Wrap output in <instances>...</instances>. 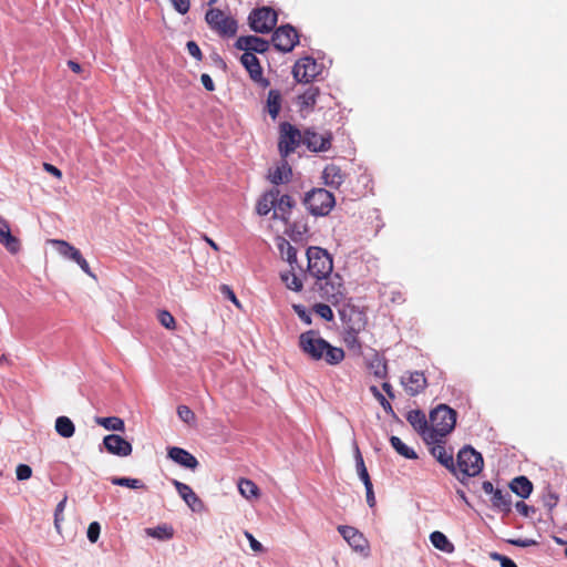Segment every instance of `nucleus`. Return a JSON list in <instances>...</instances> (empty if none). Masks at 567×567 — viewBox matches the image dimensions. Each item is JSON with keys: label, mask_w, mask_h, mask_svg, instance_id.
<instances>
[{"label": "nucleus", "mask_w": 567, "mask_h": 567, "mask_svg": "<svg viewBox=\"0 0 567 567\" xmlns=\"http://www.w3.org/2000/svg\"><path fill=\"white\" fill-rule=\"evenodd\" d=\"M200 81H202V84L204 85V87L207 91H214L215 90L214 81H213V79L210 78L209 74H206V73L202 74Z\"/></svg>", "instance_id": "61"}, {"label": "nucleus", "mask_w": 567, "mask_h": 567, "mask_svg": "<svg viewBox=\"0 0 567 567\" xmlns=\"http://www.w3.org/2000/svg\"><path fill=\"white\" fill-rule=\"evenodd\" d=\"M52 244L63 257L76 261L82 256L81 251L65 240L54 239Z\"/></svg>", "instance_id": "32"}, {"label": "nucleus", "mask_w": 567, "mask_h": 567, "mask_svg": "<svg viewBox=\"0 0 567 567\" xmlns=\"http://www.w3.org/2000/svg\"><path fill=\"white\" fill-rule=\"evenodd\" d=\"M322 178L326 185L338 188L344 181V174L339 166L330 164L323 169Z\"/></svg>", "instance_id": "28"}, {"label": "nucleus", "mask_w": 567, "mask_h": 567, "mask_svg": "<svg viewBox=\"0 0 567 567\" xmlns=\"http://www.w3.org/2000/svg\"><path fill=\"white\" fill-rule=\"evenodd\" d=\"M205 19L210 29L221 35L233 37L237 31L236 21L219 9H209Z\"/></svg>", "instance_id": "9"}, {"label": "nucleus", "mask_w": 567, "mask_h": 567, "mask_svg": "<svg viewBox=\"0 0 567 567\" xmlns=\"http://www.w3.org/2000/svg\"><path fill=\"white\" fill-rule=\"evenodd\" d=\"M491 557L494 560L498 561L502 567H517L515 561L507 556L501 555L498 553H493Z\"/></svg>", "instance_id": "52"}, {"label": "nucleus", "mask_w": 567, "mask_h": 567, "mask_svg": "<svg viewBox=\"0 0 567 567\" xmlns=\"http://www.w3.org/2000/svg\"><path fill=\"white\" fill-rule=\"evenodd\" d=\"M292 176V171L286 158H282L280 164L269 172L268 178L274 185L288 183Z\"/></svg>", "instance_id": "24"}, {"label": "nucleus", "mask_w": 567, "mask_h": 567, "mask_svg": "<svg viewBox=\"0 0 567 567\" xmlns=\"http://www.w3.org/2000/svg\"><path fill=\"white\" fill-rule=\"evenodd\" d=\"M266 110L275 120L281 110V93L278 90H270L267 96Z\"/></svg>", "instance_id": "33"}, {"label": "nucleus", "mask_w": 567, "mask_h": 567, "mask_svg": "<svg viewBox=\"0 0 567 567\" xmlns=\"http://www.w3.org/2000/svg\"><path fill=\"white\" fill-rule=\"evenodd\" d=\"M298 344L300 350L311 360H323L329 365H337L344 360L346 353L342 348L330 344L320 337L319 331L308 330L299 336Z\"/></svg>", "instance_id": "1"}, {"label": "nucleus", "mask_w": 567, "mask_h": 567, "mask_svg": "<svg viewBox=\"0 0 567 567\" xmlns=\"http://www.w3.org/2000/svg\"><path fill=\"white\" fill-rule=\"evenodd\" d=\"M43 168L45 172H48L49 174L53 175L54 177L61 179L62 178V172L55 167L54 165L52 164H49V163H44L43 164Z\"/></svg>", "instance_id": "62"}, {"label": "nucleus", "mask_w": 567, "mask_h": 567, "mask_svg": "<svg viewBox=\"0 0 567 567\" xmlns=\"http://www.w3.org/2000/svg\"><path fill=\"white\" fill-rule=\"evenodd\" d=\"M245 536L249 540L250 547L256 553L264 551L262 545L250 534L249 532H245Z\"/></svg>", "instance_id": "59"}, {"label": "nucleus", "mask_w": 567, "mask_h": 567, "mask_svg": "<svg viewBox=\"0 0 567 567\" xmlns=\"http://www.w3.org/2000/svg\"><path fill=\"white\" fill-rule=\"evenodd\" d=\"M75 262L80 266V268H81L85 274H87L89 276H92V277H93V274H92V271H91V268H90V266H89V262L83 258V256H81V257H80V259H78Z\"/></svg>", "instance_id": "63"}, {"label": "nucleus", "mask_w": 567, "mask_h": 567, "mask_svg": "<svg viewBox=\"0 0 567 567\" xmlns=\"http://www.w3.org/2000/svg\"><path fill=\"white\" fill-rule=\"evenodd\" d=\"M484 466L481 453L476 452L472 446H464L460 450L454 463V471H451L456 478L464 483L466 478L478 475Z\"/></svg>", "instance_id": "3"}, {"label": "nucleus", "mask_w": 567, "mask_h": 567, "mask_svg": "<svg viewBox=\"0 0 567 567\" xmlns=\"http://www.w3.org/2000/svg\"><path fill=\"white\" fill-rule=\"evenodd\" d=\"M101 526L97 522H92L87 527V538L91 543H96L100 536Z\"/></svg>", "instance_id": "50"}, {"label": "nucleus", "mask_w": 567, "mask_h": 567, "mask_svg": "<svg viewBox=\"0 0 567 567\" xmlns=\"http://www.w3.org/2000/svg\"><path fill=\"white\" fill-rule=\"evenodd\" d=\"M307 231L306 225L300 224H292L291 220H289V225H286L285 233L288 234L290 237H293L295 234L302 235Z\"/></svg>", "instance_id": "48"}, {"label": "nucleus", "mask_w": 567, "mask_h": 567, "mask_svg": "<svg viewBox=\"0 0 567 567\" xmlns=\"http://www.w3.org/2000/svg\"><path fill=\"white\" fill-rule=\"evenodd\" d=\"M157 318L161 324L166 329L174 330L176 328V320L167 310H161Z\"/></svg>", "instance_id": "44"}, {"label": "nucleus", "mask_w": 567, "mask_h": 567, "mask_svg": "<svg viewBox=\"0 0 567 567\" xmlns=\"http://www.w3.org/2000/svg\"><path fill=\"white\" fill-rule=\"evenodd\" d=\"M557 503L558 496L553 492H549L544 498V504L548 509H553L557 505Z\"/></svg>", "instance_id": "60"}, {"label": "nucleus", "mask_w": 567, "mask_h": 567, "mask_svg": "<svg viewBox=\"0 0 567 567\" xmlns=\"http://www.w3.org/2000/svg\"><path fill=\"white\" fill-rule=\"evenodd\" d=\"M16 475L19 481H25L31 477L32 468L27 464H19L16 470Z\"/></svg>", "instance_id": "49"}, {"label": "nucleus", "mask_w": 567, "mask_h": 567, "mask_svg": "<svg viewBox=\"0 0 567 567\" xmlns=\"http://www.w3.org/2000/svg\"><path fill=\"white\" fill-rule=\"evenodd\" d=\"M176 11L182 14H185L189 11L190 2L189 0H171Z\"/></svg>", "instance_id": "57"}, {"label": "nucleus", "mask_w": 567, "mask_h": 567, "mask_svg": "<svg viewBox=\"0 0 567 567\" xmlns=\"http://www.w3.org/2000/svg\"><path fill=\"white\" fill-rule=\"evenodd\" d=\"M320 94V91L316 86L308 87L302 94L298 96V104L302 109H312L316 103L317 99Z\"/></svg>", "instance_id": "36"}, {"label": "nucleus", "mask_w": 567, "mask_h": 567, "mask_svg": "<svg viewBox=\"0 0 567 567\" xmlns=\"http://www.w3.org/2000/svg\"><path fill=\"white\" fill-rule=\"evenodd\" d=\"M375 361H378V369H375L374 374L379 378H383L386 374V364L380 359H377Z\"/></svg>", "instance_id": "64"}, {"label": "nucleus", "mask_w": 567, "mask_h": 567, "mask_svg": "<svg viewBox=\"0 0 567 567\" xmlns=\"http://www.w3.org/2000/svg\"><path fill=\"white\" fill-rule=\"evenodd\" d=\"M390 443L391 446L396 451V453H399L403 457L409 460L417 458V455L414 452V450L405 445L400 437L392 435L390 437Z\"/></svg>", "instance_id": "38"}, {"label": "nucleus", "mask_w": 567, "mask_h": 567, "mask_svg": "<svg viewBox=\"0 0 567 567\" xmlns=\"http://www.w3.org/2000/svg\"><path fill=\"white\" fill-rule=\"evenodd\" d=\"M313 311L319 316L321 317L322 319H324L326 321H331L333 320V311L332 309L330 308V306L326 305V303H317L313 306Z\"/></svg>", "instance_id": "45"}, {"label": "nucleus", "mask_w": 567, "mask_h": 567, "mask_svg": "<svg viewBox=\"0 0 567 567\" xmlns=\"http://www.w3.org/2000/svg\"><path fill=\"white\" fill-rule=\"evenodd\" d=\"M370 391L372 392L373 396L379 401L384 412L389 415H394V411L391 403L384 398V395L379 391V389L375 385H372L370 388Z\"/></svg>", "instance_id": "42"}, {"label": "nucleus", "mask_w": 567, "mask_h": 567, "mask_svg": "<svg viewBox=\"0 0 567 567\" xmlns=\"http://www.w3.org/2000/svg\"><path fill=\"white\" fill-rule=\"evenodd\" d=\"M111 483L117 486H125L133 489L146 488L145 484L137 478L130 477H112Z\"/></svg>", "instance_id": "41"}, {"label": "nucleus", "mask_w": 567, "mask_h": 567, "mask_svg": "<svg viewBox=\"0 0 567 567\" xmlns=\"http://www.w3.org/2000/svg\"><path fill=\"white\" fill-rule=\"evenodd\" d=\"M515 508L524 517H529L532 514L535 513V508L533 506L527 505L523 501L517 502Z\"/></svg>", "instance_id": "53"}, {"label": "nucleus", "mask_w": 567, "mask_h": 567, "mask_svg": "<svg viewBox=\"0 0 567 567\" xmlns=\"http://www.w3.org/2000/svg\"><path fill=\"white\" fill-rule=\"evenodd\" d=\"M277 247L282 258H285L289 266L293 268L297 266L301 271V275L306 277V272L302 270L301 266L298 264L297 259V249L285 238H279Z\"/></svg>", "instance_id": "25"}, {"label": "nucleus", "mask_w": 567, "mask_h": 567, "mask_svg": "<svg viewBox=\"0 0 567 567\" xmlns=\"http://www.w3.org/2000/svg\"><path fill=\"white\" fill-rule=\"evenodd\" d=\"M444 443V439L439 443H430V452L440 464H442L445 468H447L451 472L454 471L453 453L449 452L445 449Z\"/></svg>", "instance_id": "23"}, {"label": "nucleus", "mask_w": 567, "mask_h": 567, "mask_svg": "<svg viewBox=\"0 0 567 567\" xmlns=\"http://www.w3.org/2000/svg\"><path fill=\"white\" fill-rule=\"evenodd\" d=\"M297 266L290 267L289 270L280 272V279L287 289L300 292L303 288L302 278L296 274Z\"/></svg>", "instance_id": "29"}, {"label": "nucleus", "mask_w": 567, "mask_h": 567, "mask_svg": "<svg viewBox=\"0 0 567 567\" xmlns=\"http://www.w3.org/2000/svg\"><path fill=\"white\" fill-rule=\"evenodd\" d=\"M295 205L296 202L290 195H280L276 202L272 217L282 220L285 225H289Z\"/></svg>", "instance_id": "18"}, {"label": "nucleus", "mask_w": 567, "mask_h": 567, "mask_svg": "<svg viewBox=\"0 0 567 567\" xmlns=\"http://www.w3.org/2000/svg\"><path fill=\"white\" fill-rule=\"evenodd\" d=\"M239 492L246 498H251L258 496L259 488L258 486L250 480L241 478L238 483Z\"/></svg>", "instance_id": "39"}, {"label": "nucleus", "mask_w": 567, "mask_h": 567, "mask_svg": "<svg viewBox=\"0 0 567 567\" xmlns=\"http://www.w3.org/2000/svg\"><path fill=\"white\" fill-rule=\"evenodd\" d=\"M279 196L280 190L277 187H274L268 192L264 193L256 205L257 214L260 216H266L271 210L275 212L276 202Z\"/></svg>", "instance_id": "22"}, {"label": "nucleus", "mask_w": 567, "mask_h": 567, "mask_svg": "<svg viewBox=\"0 0 567 567\" xmlns=\"http://www.w3.org/2000/svg\"><path fill=\"white\" fill-rule=\"evenodd\" d=\"M271 41L278 51L288 53L299 43V34L292 25L286 24L274 31Z\"/></svg>", "instance_id": "10"}, {"label": "nucleus", "mask_w": 567, "mask_h": 567, "mask_svg": "<svg viewBox=\"0 0 567 567\" xmlns=\"http://www.w3.org/2000/svg\"><path fill=\"white\" fill-rule=\"evenodd\" d=\"M303 204L313 216H326L334 207L336 198L324 188H313L306 194Z\"/></svg>", "instance_id": "6"}, {"label": "nucleus", "mask_w": 567, "mask_h": 567, "mask_svg": "<svg viewBox=\"0 0 567 567\" xmlns=\"http://www.w3.org/2000/svg\"><path fill=\"white\" fill-rule=\"evenodd\" d=\"M106 451L117 456H128L132 453V444L117 434L106 435L103 440Z\"/></svg>", "instance_id": "16"}, {"label": "nucleus", "mask_w": 567, "mask_h": 567, "mask_svg": "<svg viewBox=\"0 0 567 567\" xmlns=\"http://www.w3.org/2000/svg\"><path fill=\"white\" fill-rule=\"evenodd\" d=\"M146 534L157 539H171L174 535V530L171 526L162 525L154 528H146Z\"/></svg>", "instance_id": "40"}, {"label": "nucleus", "mask_w": 567, "mask_h": 567, "mask_svg": "<svg viewBox=\"0 0 567 567\" xmlns=\"http://www.w3.org/2000/svg\"><path fill=\"white\" fill-rule=\"evenodd\" d=\"M292 309L302 322L306 324H311V316L302 305H293Z\"/></svg>", "instance_id": "51"}, {"label": "nucleus", "mask_w": 567, "mask_h": 567, "mask_svg": "<svg viewBox=\"0 0 567 567\" xmlns=\"http://www.w3.org/2000/svg\"><path fill=\"white\" fill-rule=\"evenodd\" d=\"M355 466H357L358 475L362 482L370 477L359 449H357V453H355Z\"/></svg>", "instance_id": "46"}, {"label": "nucleus", "mask_w": 567, "mask_h": 567, "mask_svg": "<svg viewBox=\"0 0 567 567\" xmlns=\"http://www.w3.org/2000/svg\"><path fill=\"white\" fill-rule=\"evenodd\" d=\"M332 133L326 131L318 133L313 128H307L303 132V144L311 152H326L331 147Z\"/></svg>", "instance_id": "11"}, {"label": "nucleus", "mask_w": 567, "mask_h": 567, "mask_svg": "<svg viewBox=\"0 0 567 567\" xmlns=\"http://www.w3.org/2000/svg\"><path fill=\"white\" fill-rule=\"evenodd\" d=\"M338 530L355 551L365 553L369 549L367 538L357 528L341 525Z\"/></svg>", "instance_id": "15"}, {"label": "nucleus", "mask_w": 567, "mask_h": 567, "mask_svg": "<svg viewBox=\"0 0 567 567\" xmlns=\"http://www.w3.org/2000/svg\"><path fill=\"white\" fill-rule=\"evenodd\" d=\"M320 297L332 305L341 303L347 296L343 278L338 272H330L322 281H316Z\"/></svg>", "instance_id": "5"}, {"label": "nucleus", "mask_w": 567, "mask_h": 567, "mask_svg": "<svg viewBox=\"0 0 567 567\" xmlns=\"http://www.w3.org/2000/svg\"><path fill=\"white\" fill-rule=\"evenodd\" d=\"M360 323L365 326L364 317L361 312H355L354 318L350 317L348 321H344V331L357 328Z\"/></svg>", "instance_id": "47"}, {"label": "nucleus", "mask_w": 567, "mask_h": 567, "mask_svg": "<svg viewBox=\"0 0 567 567\" xmlns=\"http://www.w3.org/2000/svg\"><path fill=\"white\" fill-rule=\"evenodd\" d=\"M318 73V64L311 56L299 59L292 68V75L295 80L300 83L311 82Z\"/></svg>", "instance_id": "12"}, {"label": "nucleus", "mask_w": 567, "mask_h": 567, "mask_svg": "<svg viewBox=\"0 0 567 567\" xmlns=\"http://www.w3.org/2000/svg\"><path fill=\"white\" fill-rule=\"evenodd\" d=\"M178 417L188 425H194L196 422L195 413L187 405L177 406Z\"/></svg>", "instance_id": "43"}, {"label": "nucleus", "mask_w": 567, "mask_h": 567, "mask_svg": "<svg viewBox=\"0 0 567 567\" xmlns=\"http://www.w3.org/2000/svg\"><path fill=\"white\" fill-rule=\"evenodd\" d=\"M66 498H63L55 507L54 512V525L56 529L60 528V522L63 519L62 514L65 507Z\"/></svg>", "instance_id": "54"}, {"label": "nucleus", "mask_w": 567, "mask_h": 567, "mask_svg": "<svg viewBox=\"0 0 567 567\" xmlns=\"http://www.w3.org/2000/svg\"><path fill=\"white\" fill-rule=\"evenodd\" d=\"M236 48L245 52L265 53L269 49V42L256 35L239 37Z\"/></svg>", "instance_id": "17"}, {"label": "nucleus", "mask_w": 567, "mask_h": 567, "mask_svg": "<svg viewBox=\"0 0 567 567\" xmlns=\"http://www.w3.org/2000/svg\"><path fill=\"white\" fill-rule=\"evenodd\" d=\"M456 424V412L446 404H440L430 413L429 432L425 443H439L450 434Z\"/></svg>", "instance_id": "2"}, {"label": "nucleus", "mask_w": 567, "mask_h": 567, "mask_svg": "<svg viewBox=\"0 0 567 567\" xmlns=\"http://www.w3.org/2000/svg\"><path fill=\"white\" fill-rule=\"evenodd\" d=\"M509 487L513 493L522 498H527L533 491V484L526 476L515 477L511 482Z\"/></svg>", "instance_id": "30"}, {"label": "nucleus", "mask_w": 567, "mask_h": 567, "mask_svg": "<svg viewBox=\"0 0 567 567\" xmlns=\"http://www.w3.org/2000/svg\"><path fill=\"white\" fill-rule=\"evenodd\" d=\"M95 423L109 431L124 432L125 423L118 416L95 417Z\"/></svg>", "instance_id": "35"}, {"label": "nucleus", "mask_w": 567, "mask_h": 567, "mask_svg": "<svg viewBox=\"0 0 567 567\" xmlns=\"http://www.w3.org/2000/svg\"><path fill=\"white\" fill-rule=\"evenodd\" d=\"M308 267L307 272L316 279L322 281L324 276L333 270V260L331 255L321 247L311 246L307 249Z\"/></svg>", "instance_id": "4"}, {"label": "nucleus", "mask_w": 567, "mask_h": 567, "mask_svg": "<svg viewBox=\"0 0 567 567\" xmlns=\"http://www.w3.org/2000/svg\"><path fill=\"white\" fill-rule=\"evenodd\" d=\"M301 143H303V133L288 122L280 124L278 150L281 158H287Z\"/></svg>", "instance_id": "7"}, {"label": "nucleus", "mask_w": 567, "mask_h": 567, "mask_svg": "<svg viewBox=\"0 0 567 567\" xmlns=\"http://www.w3.org/2000/svg\"><path fill=\"white\" fill-rule=\"evenodd\" d=\"M220 291L237 307V308H241V305L239 302V300L237 299L236 295L234 293V291L230 289L229 286L227 285H223L220 287Z\"/></svg>", "instance_id": "56"}, {"label": "nucleus", "mask_w": 567, "mask_h": 567, "mask_svg": "<svg viewBox=\"0 0 567 567\" xmlns=\"http://www.w3.org/2000/svg\"><path fill=\"white\" fill-rule=\"evenodd\" d=\"M240 62L248 71L250 79L259 83L262 87H267L270 83L269 80L262 76V68L258 58L251 52H245L240 56Z\"/></svg>", "instance_id": "14"}, {"label": "nucleus", "mask_w": 567, "mask_h": 567, "mask_svg": "<svg viewBox=\"0 0 567 567\" xmlns=\"http://www.w3.org/2000/svg\"><path fill=\"white\" fill-rule=\"evenodd\" d=\"M188 53L195 58L197 61H200L203 58L202 51L198 44L195 41H188L186 44Z\"/></svg>", "instance_id": "55"}, {"label": "nucleus", "mask_w": 567, "mask_h": 567, "mask_svg": "<svg viewBox=\"0 0 567 567\" xmlns=\"http://www.w3.org/2000/svg\"><path fill=\"white\" fill-rule=\"evenodd\" d=\"M430 540L435 548L444 553L451 554L455 549L454 545L442 532L435 530L431 533Z\"/></svg>", "instance_id": "34"}, {"label": "nucleus", "mask_w": 567, "mask_h": 567, "mask_svg": "<svg viewBox=\"0 0 567 567\" xmlns=\"http://www.w3.org/2000/svg\"><path fill=\"white\" fill-rule=\"evenodd\" d=\"M509 544L518 546V547H530L537 545V542L532 538H517V539H509Z\"/></svg>", "instance_id": "58"}, {"label": "nucleus", "mask_w": 567, "mask_h": 567, "mask_svg": "<svg viewBox=\"0 0 567 567\" xmlns=\"http://www.w3.org/2000/svg\"><path fill=\"white\" fill-rule=\"evenodd\" d=\"M406 420L425 441V434L429 432V421L425 414L421 410H411L406 415Z\"/></svg>", "instance_id": "26"}, {"label": "nucleus", "mask_w": 567, "mask_h": 567, "mask_svg": "<svg viewBox=\"0 0 567 567\" xmlns=\"http://www.w3.org/2000/svg\"><path fill=\"white\" fill-rule=\"evenodd\" d=\"M400 383L410 396H415L427 388L426 377L420 371L406 372L401 377Z\"/></svg>", "instance_id": "13"}, {"label": "nucleus", "mask_w": 567, "mask_h": 567, "mask_svg": "<svg viewBox=\"0 0 567 567\" xmlns=\"http://www.w3.org/2000/svg\"><path fill=\"white\" fill-rule=\"evenodd\" d=\"M249 25L258 33H268L277 24L278 14L269 7L255 9L249 14Z\"/></svg>", "instance_id": "8"}, {"label": "nucleus", "mask_w": 567, "mask_h": 567, "mask_svg": "<svg viewBox=\"0 0 567 567\" xmlns=\"http://www.w3.org/2000/svg\"><path fill=\"white\" fill-rule=\"evenodd\" d=\"M168 457L173 460L175 463H177L181 466H184L189 470H195L198 466L197 458L190 454L188 451L173 446L168 449Z\"/></svg>", "instance_id": "21"}, {"label": "nucleus", "mask_w": 567, "mask_h": 567, "mask_svg": "<svg viewBox=\"0 0 567 567\" xmlns=\"http://www.w3.org/2000/svg\"><path fill=\"white\" fill-rule=\"evenodd\" d=\"M55 431L60 436L69 439L74 435L75 426L70 417L59 416L55 420Z\"/></svg>", "instance_id": "37"}, {"label": "nucleus", "mask_w": 567, "mask_h": 567, "mask_svg": "<svg viewBox=\"0 0 567 567\" xmlns=\"http://www.w3.org/2000/svg\"><path fill=\"white\" fill-rule=\"evenodd\" d=\"M491 503L494 508L509 513L512 509V495L509 493H503L497 488L491 497Z\"/></svg>", "instance_id": "31"}, {"label": "nucleus", "mask_w": 567, "mask_h": 567, "mask_svg": "<svg viewBox=\"0 0 567 567\" xmlns=\"http://www.w3.org/2000/svg\"><path fill=\"white\" fill-rule=\"evenodd\" d=\"M364 330V324H359L357 328L346 330L343 332V341L348 349L357 354L362 353V343L359 339V333Z\"/></svg>", "instance_id": "27"}, {"label": "nucleus", "mask_w": 567, "mask_h": 567, "mask_svg": "<svg viewBox=\"0 0 567 567\" xmlns=\"http://www.w3.org/2000/svg\"><path fill=\"white\" fill-rule=\"evenodd\" d=\"M173 485L178 492L179 496L184 499V502L192 508V511H200L204 507L203 502L196 495V493L185 483H182L177 480L173 481Z\"/></svg>", "instance_id": "19"}, {"label": "nucleus", "mask_w": 567, "mask_h": 567, "mask_svg": "<svg viewBox=\"0 0 567 567\" xmlns=\"http://www.w3.org/2000/svg\"><path fill=\"white\" fill-rule=\"evenodd\" d=\"M0 244L11 254L20 250V240L11 234L9 223L0 216Z\"/></svg>", "instance_id": "20"}]
</instances>
